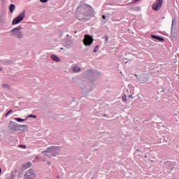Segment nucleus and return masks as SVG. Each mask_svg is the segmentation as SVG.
<instances>
[{"mask_svg":"<svg viewBox=\"0 0 179 179\" xmlns=\"http://www.w3.org/2000/svg\"><path fill=\"white\" fill-rule=\"evenodd\" d=\"M78 9H81L82 13L78 16V20L81 22H87L90 20V15L93 13V8L89 5H83L78 7Z\"/></svg>","mask_w":179,"mask_h":179,"instance_id":"obj_1","label":"nucleus"},{"mask_svg":"<svg viewBox=\"0 0 179 179\" xmlns=\"http://www.w3.org/2000/svg\"><path fill=\"white\" fill-rule=\"evenodd\" d=\"M20 30H22V27L20 26L13 28L9 31L10 36L15 37V38L18 40H22V38H24V34H23V31Z\"/></svg>","mask_w":179,"mask_h":179,"instance_id":"obj_2","label":"nucleus"},{"mask_svg":"<svg viewBox=\"0 0 179 179\" xmlns=\"http://www.w3.org/2000/svg\"><path fill=\"white\" fill-rule=\"evenodd\" d=\"M60 148L59 147H55V146H51L47 148L46 150H44L42 152V153H44L46 156H48L50 157V155L48 153H51L52 156L53 157H55L59 153Z\"/></svg>","mask_w":179,"mask_h":179,"instance_id":"obj_3","label":"nucleus"},{"mask_svg":"<svg viewBox=\"0 0 179 179\" xmlns=\"http://www.w3.org/2000/svg\"><path fill=\"white\" fill-rule=\"evenodd\" d=\"M8 128L11 129V131H22V128H27V124H18L15 122H10L8 124Z\"/></svg>","mask_w":179,"mask_h":179,"instance_id":"obj_4","label":"nucleus"},{"mask_svg":"<svg viewBox=\"0 0 179 179\" xmlns=\"http://www.w3.org/2000/svg\"><path fill=\"white\" fill-rule=\"evenodd\" d=\"M26 10H23L22 13L19 14L17 17H16L12 22L13 26H15V24H19L23 19H24V16H26Z\"/></svg>","mask_w":179,"mask_h":179,"instance_id":"obj_5","label":"nucleus"},{"mask_svg":"<svg viewBox=\"0 0 179 179\" xmlns=\"http://www.w3.org/2000/svg\"><path fill=\"white\" fill-rule=\"evenodd\" d=\"M93 37L90 35H85L83 39V44L86 47L92 45L93 44Z\"/></svg>","mask_w":179,"mask_h":179,"instance_id":"obj_6","label":"nucleus"},{"mask_svg":"<svg viewBox=\"0 0 179 179\" xmlns=\"http://www.w3.org/2000/svg\"><path fill=\"white\" fill-rule=\"evenodd\" d=\"M163 3V0H157L152 6V9L154 10H159L162 8Z\"/></svg>","mask_w":179,"mask_h":179,"instance_id":"obj_7","label":"nucleus"},{"mask_svg":"<svg viewBox=\"0 0 179 179\" xmlns=\"http://www.w3.org/2000/svg\"><path fill=\"white\" fill-rule=\"evenodd\" d=\"M24 177L26 179H33L34 178V171L33 169L28 170Z\"/></svg>","mask_w":179,"mask_h":179,"instance_id":"obj_8","label":"nucleus"},{"mask_svg":"<svg viewBox=\"0 0 179 179\" xmlns=\"http://www.w3.org/2000/svg\"><path fill=\"white\" fill-rule=\"evenodd\" d=\"M87 72L90 76H91L92 78H94L95 80L98 79V78L100 76V73H99L97 71H93L92 70H88Z\"/></svg>","mask_w":179,"mask_h":179,"instance_id":"obj_9","label":"nucleus"},{"mask_svg":"<svg viewBox=\"0 0 179 179\" xmlns=\"http://www.w3.org/2000/svg\"><path fill=\"white\" fill-rule=\"evenodd\" d=\"M151 37H152V38L159 41L160 42L164 41V38H163L162 37H159L158 36H155V35L152 34Z\"/></svg>","mask_w":179,"mask_h":179,"instance_id":"obj_10","label":"nucleus"},{"mask_svg":"<svg viewBox=\"0 0 179 179\" xmlns=\"http://www.w3.org/2000/svg\"><path fill=\"white\" fill-rule=\"evenodd\" d=\"M80 71H82V69H80V68L78 66H73V68H72V71L74 73H76L78 72H80Z\"/></svg>","mask_w":179,"mask_h":179,"instance_id":"obj_11","label":"nucleus"},{"mask_svg":"<svg viewBox=\"0 0 179 179\" xmlns=\"http://www.w3.org/2000/svg\"><path fill=\"white\" fill-rule=\"evenodd\" d=\"M51 59H52L55 62H59V61H61V59H59V57H58V56H57L55 55H51Z\"/></svg>","mask_w":179,"mask_h":179,"instance_id":"obj_12","label":"nucleus"},{"mask_svg":"<svg viewBox=\"0 0 179 179\" xmlns=\"http://www.w3.org/2000/svg\"><path fill=\"white\" fill-rule=\"evenodd\" d=\"M72 44H73V41L72 40L68 39L66 41V45L67 47H71V45H72Z\"/></svg>","mask_w":179,"mask_h":179,"instance_id":"obj_13","label":"nucleus"},{"mask_svg":"<svg viewBox=\"0 0 179 179\" xmlns=\"http://www.w3.org/2000/svg\"><path fill=\"white\" fill-rule=\"evenodd\" d=\"M10 13H13V10L15 9V4H10L9 6Z\"/></svg>","mask_w":179,"mask_h":179,"instance_id":"obj_14","label":"nucleus"},{"mask_svg":"<svg viewBox=\"0 0 179 179\" xmlns=\"http://www.w3.org/2000/svg\"><path fill=\"white\" fill-rule=\"evenodd\" d=\"M14 120L15 121H17V122H23V121H26L27 119H22L20 117H15V118H14Z\"/></svg>","mask_w":179,"mask_h":179,"instance_id":"obj_15","label":"nucleus"},{"mask_svg":"<svg viewBox=\"0 0 179 179\" xmlns=\"http://www.w3.org/2000/svg\"><path fill=\"white\" fill-rule=\"evenodd\" d=\"M0 22H1V23H3V22H5V15L4 14H0Z\"/></svg>","mask_w":179,"mask_h":179,"instance_id":"obj_16","label":"nucleus"},{"mask_svg":"<svg viewBox=\"0 0 179 179\" xmlns=\"http://www.w3.org/2000/svg\"><path fill=\"white\" fill-rule=\"evenodd\" d=\"M12 62L9 61V60H4L3 62V65H11Z\"/></svg>","mask_w":179,"mask_h":179,"instance_id":"obj_17","label":"nucleus"},{"mask_svg":"<svg viewBox=\"0 0 179 179\" xmlns=\"http://www.w3.org/2000/svg\"><path fill=\"white\" fill-rule=\"evenodd\" d=\"M99 48H100V45H97L94 49V52H97V51H99Z\"/></svg>","mask_w":179,"mask_h":179,"instance_id":"obj_18","label":"nucleus"},{"mask_svg":"<svg viewBox=\"0 0 179 179\" xmlns=\"http://www.w3.org/2000/svg\"><path fill=\"white\" fill-rule=\"evenodd\" d=\"M2 87H3V89H9L10 88L9 85H8L6 84H3Z\"/></svg>","mask_w":179,"mask_h":179,"instance_id":"obj_19","label":"nucleus"},{"mask_svg":"<svg viewBox=\"0 0 179 179\" xmlns=\"http://www.w3.org/2000/svg\"><path fill=\"white\" fill-rule=\"evenodd\" d=\"M27 118H37V116H36L34 115H29L27 116Z\"/></svg>","mask_w":179,"mask_h":179,"instance_id":"obj_20","label":"nucleus"},{"mask_svg":"<svg viewBox=\"0 0 179 179\" xmlns=\"http://www.w3.org/2000/svg\"><path fill=\"white\" fill-rule=\"evenodd\" d=\"M12 110H10L6 115L5 117H8V115H9V114H10L12 113Z\"/></svg>","mask_w":179,"mask_h":179,"instance_id":"obj_21","label":"nucleus"},{"mask_svg":"<svg viewBox=\"0 0 179 179\" xmlns=\"http://www.w3.org/2000/svg\"><path fill=\"white\" fill-rule=\"evenodd\" d=\"M122 100H123V101H127V95H124L122 96Z\"/></svg>","mask_w":179,"mask_h":179,"instance_id":"obj_22","label":"nucleus"},{"mask_svg":"<svg viewBox=\"0 0 179 179\" xmlns=\"http://www.w3.org/2000/svg\"><path fill=\"white\" fill-rule=\"evenodd\" d=\"M42 3H45L46 2L48 1V0H40Z\"/></svg>","mask_w":179,"mask_h":179,"instance_id":"obj_23","label":"nucleus"},{"mask_svg":"<svg viewBox=\"0 0 179 179\" xmlns=\"http://www.w3.org/2000/svg\"><path fill=\"white\" fill-rule=\"evenodd\" d=\"M107 41H108V36H106V43H107Z\"/></svg>","mask_w":179,"mask_h":179,"instance_id":"obj_24","label":"nucleus"},{"mask_svg":"<svg viewBox=\"0 0 179 179\" xmlns=\"http://www.w3.org/2000/svg\"><path fill=\"white\" fill-rule=\"evenodd\" d=\"M27 165L29 166V167H30V166H31V163L29 162V163H27Z\"/></svg>","mask_w":179,"mask_h":179,"instance_id":"obj_25","label":"nucleus"},{"mask_svg":"<svg viewBox=\"0 0 179 179\" xmlns=\"http://www.w3.org/2000/svg\"><path fill=\"white\" fill-rule=\"evenodd\" d=\"M102 19L106 20V15H102Z\"/></svg>","mask_w":179,"mask_h":179,"instance_id":"obj_26","label":"nucleus"},{"mask_svg":"<svg viewBox=\"0 0 179 179\" xmlns=\"http://www.w3.org/2000/svg\"><path fill=\"white\" fill-rule=\"evenodd\" d=\"M134 97L132 96V95H129V99H133Z\"/></svg>","mask_w":179,"mask_h":179,"instance_id":"obj_27","label":"nucleus"},{"mask_svg":"<svg viewBox=\"0 0 179 179\" xmlns=\"http://www.w3.org/2000/svg\"><path fill=\"white\" fill-rule=\"evenodd\" d=\"M103 117H107V115L106 114H103Z\"/></svg>","mask_w":179,"mask_h":179,"instance_id":"obj_28","label":"nucleus"},{"mask_svg":"<svg viewBox=\"0 0 179 179\" xmlns=\"http://www.w3.org/2000/svg\"><path fill=\"white\" fill-rule=\"evenodd\" d=\"M60 50H65V49H64V48H60Z\"/></svg>","mask_w":179,"mask_h":179,"instance_id":"obj_29","label":"nucleus"},{"mask_svg":"<svg viewBox=\"0 0 179 179\" xmlns=\"http://www.w3.org/2000/svg\"><path fill=\"white\" fill-rule=\"evenodd\" d=\"M1 173H2V169H1V168H0V174H1Z\"/></svg>","mask_w":179,"mask_h":179,"instance_id":"obj_30","label":"nucleus"},{"mask_svg":"<svg viewBox=\"0 0 179 179\" xmlns=\"http://www.w3.org/2000/svg\"><path fill=\"white\" fill-rule=\"evenodd\" d=\"M141 1V0H135V2H138V1Z\"/></svg>","mask_w":179,"mask_h":179,"instance_id":"obj_31","label":"nucleus"},{"mask_svg":"<svg viewBox=\"0 0 179 179\" xmlns=\"http://www.w3.org/2000/svg\"><path fill=\"white\" fill-rule=\"evenodd\" d=\"M21 146H22V148H26V145H21Z\"/></svg>","mask_w":179,"mask_h":179,"instance_id":"obj_32","label":"nucleus"},{"mask_svg":"<svg viewBox=\"0 0 179 179\" xmlns=\"http://www.w3.org/2000/svg\"><path fill=\"white\" fill-rule=\"evenodd\" d=\"M21 146H22V148H26V145H21Z\"/></svg>","mask_w":179,"mask_h":179,"instance_id":"obj_33","label":"nucleus"},{"mask_svg":"<svg viewBox=\"0 0 179 179\" xmlns=\"http://www.w3.org/2000/svg\"><path fill=\"white\" fill-rule=\"evenodd\" d=\"M47 163H48V164H51V163H50V162H48Z\"/></svg>","mask_w":179,"mask_h":179,"instance_id":"obj_34","label":"nucleus"},{"mask_svg":"<svg viewBox=\"0 0 179 179\" xmlns=\"http://www.w3.org/2000/svg\"><path fill=\"white\" fill-rule=\"evenodd\" d=\"M145 159L147 158V155H145Z\"/></svg>","mask_w":179,"mask_h":179,"instance_id":"obj_35","label":"nucleus"},{"mask_svg":"<svg viewBox=\"0 0 179 179\" xmlns=\"http://www.w3.org/2000/svg\"><path fill=\"white\" fill-rule=\"evenodd\" d=\"M0 71H2V68H0Z\"/></svg>","mask_w":179,"mask_h":179,"instance_id":"obj_36","label":"nucleus"},{"mask_svg":"<svg viewBox=\"0 0 179 179\" xmlns=\"http://www.w3.org/2000/svg\"><path fill=\"white\" fill-rule=\"evenodd\" d=\"M67 36V37H69V35H66Z\"/></svg>","mask_w":179,"mask_h":179,"instance_id":"obj_37","label":"nucleus"},{"mask_svg":"<svg viewBox=\"0 0 179 179\" xmlns=\"http://www.w3.org/2000/svg\"><path fill=\"white\" fill-rule=\"evenodd\" d=\"M128 62H125V64H127Z\"/></svg>","mask_w":179,"mask_h":179,"instance_id":"obj_38","label":"nucleus"},{"mask_svg":"<svg viewBox=\"0 0 179 179\" xmlns=\"http://www.w3.org/2000/svg\"><path fill=\"white\" fill-rule=\"evenodd\" d=\"M135 76H136V77L137 76L136 74L135 75Z\"/></svg>","mask_w":179,"mask_h":179,"instance_id":"obj_39","label":"nucleus"}]
</instances>
